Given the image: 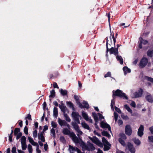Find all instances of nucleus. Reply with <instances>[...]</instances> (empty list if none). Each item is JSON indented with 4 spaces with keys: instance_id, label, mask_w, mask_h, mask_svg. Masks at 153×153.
<instances>
[{
    "instance_id": "obj_4",
    "label": "nucleus",
    "mask_w": 153,
    "mask_h": 153,
    "mask_svg": "<svg viewBox=\"0 0 153 153\" xmlns=\"http://www.w3.org/2000/svg\"><path fill=\"white\" fill-rule=\"evenodd\" d=\"M148 62V59L146 57H143L141 59L139 65L141 68H144L147 65Z\"/></svg>"
},
{
    "instance_id": "obj_29",
    "label": "nucleus",
    "mask_w": 153,
    "mask_h": 153,
    "mask_svg": "<svg viewBox=\"0 0 153 153\" xmlns=\"http://www.w3.org/2000/svg\"><path fill=\"white\" fill-rule=\"evenodd\" d=\"M124 107L131 114L132 113V110L130 108L128 105L126 104L124 105Z\"/></svg>"
},
{
    "instance_id": "obj_26",
    "label": "nucleus",
    "mask_w": 153,
    "mask_h": 153,
    "mask_svg": "<svg viewBox=\"0 0 153 153\" xmlns=\"http://www.w3.org/2000/svg\"><path fill=\"white\" fill-rule=\"evenodd\" d=\"M82 116L86 120H88L89 119V117L88 115V114L86 112H82Z\"/></svg>"
},
{
    "instance_id": "obj_34",
    "label": "nucleus",
    "mask_w": 153,
    "mask_h": 153,
    "mask_svg": "<svg viewBox=\"0 0 153 153\" xmlns=\"http://www.w3.org/2000/svg\"><path fill=\"white\" fill-rule=\"evenodd\" d=\"M104 147L103 148V150L104 151H107L109 150L110 149V146H107V145L104 144Z\"/></svg>"
},
{
    "instance_id": "obj_16",
    "label": "nucleus",
    "mask_w": 153,
    "mask_h": 153,
    "mask_svg": "<svg viewBox=\"0 0 153 153\" xmlns=\"http://www.w3.org/2000/svg\"><path fill=\"white\" fill-rule=\"evenodd\" d=\"M92 114L95 122L98 123L99 121V119L97 114L95 112H92Z\"/></svg>"
},
{
    "instance_id": "obj_11",
    "label": "nucleus",
    "mask_w": 153,
    "mask_h": 153,
    "mask_svg": "<svg viewBox=\"0 0 153 153\" xmlns=\"http://www.w3.org/2000/svg\"><path fill=\"white\" fill-rule=\"evenodd\" d=\"M127 147L131 153H135V149L131 143L128 142V143Z\"/></svg>"
},
{
    "instance_id": "obj_12",
    "label": "nucleus",
    "mask_w": 153,
    "mask_h": 153,
    "mask_svg": "<svg viewBox=\"0 0 153 153\" xmlns=\"http://www.w3.org/2000/svg\"><path fill=\"white\" fill-rule=\"evenodd\" d=\"M44 133L41 132L38 134V139L41 140V141L42 142H45V138L43 136Z\"/></svg>"
},
{
    "instance_id": "obj_9",
    "label": "nucleus",
    "mask_w": 153,
    "mask_h": 153,
    "mask_svg": "<svg viewBox=\"0 0 153 153\" xmlns=\"http://www.w3.org/2000/svg\"><path fill=\"white\" fill-rule=\"evenodd\" d=\"M144 130V126L141 124L138 129L137 135L140 137H142L144 134L143 131Z\"/></svg>"
},
{
    "instance_id": "obj_23",
    "label": "nucleus",
    "mask_w": 153,
    "mask_h": 153,
    "mask_svg": "<svg viewBox=\"0 0 153 153\" xmlns=\"http://www.w3.org/2000/svg\"><path fill=\"white\" fill-rule=\"evenodd\" d=\"M59 106L62 112L63 113H65L67 109L66 107L64 105H59Z\"/></svg>"
},
{
    "instance_id": "obj_13",
    "label": "nucleus",
    "mask_w": 153,
    "mask_h": 153,
    "mask_svg": "<svg viewBox=\"0 0 153 153\" xmlns=\"http://www.w3.org/2000/svg\"><path fill=\"white\" fill-rule=\"evenodd\" d=\"M59 91L62 96H67L68 95V92L67 90L61 88L59 90Z\"/></svg>"
},
{
    "instance_id": "obj_3",
    "label": "nucleus",
    "mask_w": 153,
    "mask_h": 153,
    "mask_svg": "<svg viewBox=\"0 0 153 153\" xmlns=\"http://www.w3.org/2000/svg\"><path fill=\"white\" fill-rule=\"evenodd\" d=\"M72 116L74 120L78 124L80 123L79 118H81V116L79 115L78 112L73 111L72 113Z\"/></svg>"
},
{
    "instance_id": "obj_31",
    "label": "nucleus",
    "mask_w": 153,
    "mask_h": 153,
    "mask_svg": "<svg viewBox=\"0 0 153 153\" xmlns=\"http://www.w3.org/2000/svg\"><path fill=\"white\" fill-rule=\"evenodd\" d=\"M20 129L18 128H15L14 130V135L16 136L19 132H20Z\"/></svg>"
},
{
    "instance_id": "obj_61",
    "label": "nucleus",
    "mask_w": 153,
    "mask_h": 153,
    "mask_svg": "<svg viewBox=\"0 0 153 153\" xmlns=\"http://www.w3.org/2000/svg\"><path fill=\"white\" fill-rule=\"evenodd\" d=\"M16 147L15 146H13L12 148L11 152L12 153H16Z\"/></svg>"
},
{
    "instance_id": "obj_62",
    "label": "nucleus",
    "mask_w": 153,
    "mask_h": 153,
    "mask_svg": "<svg viewBox=\"0 0 153 153\" xmlns=\"http://www.w3.org/2000/svg\"><path fill=\"white\" fill-rule=\"evenodd\" d=\"M36 146V150L37 152L38 153H40L41 152V151L39 149V145L38 144V145Z\"/></svg>"
},
{
    "instance_id": "obj_28",
    "label": "nucleus",
    "mask_w": 153,
    "mask_h": 153,
    "mask_svg": "<svg viewBox=\"0 0 153 153\" xmlns=\"http://www.w3.org/2000/svg\"><path fill=\"white\" fill-rule=\"evenodd\" d=\"M102 135L106 136L108 137L109 138L110 137V134L107 131H103L102 132Z\"/></svg>"
},
{
    "instance_id": "obj_47",
    "label": "nucleus",
    "mask_w": 153,
    "mask_h": 153,
    "mask_svg": "<svg viewBox=\"0 0 153 153\" xmlns=\"http://www.w3.org/2000/svg\"><path fill=\"white\" fill-rule=\"evenodd\" d=\"M28 128L27 126H25L24 129V132L26 134H28Z\"/></svg>"
},
{
    "instance_id": "obj_10",
    "label": "nucleus",
    "mask_w": 153,
    "mask_h": 153,
    "mask_svg": "<svg viewBox=\"0 0 153 153\" xmlns=\"http://www.w3.org/2000/svg\"><path fill=\"white\" fill-rule=\"evenodd\" d=\"M100 126L102 128H106L108 129V130L111 132V128L110 126L107 123L103 121H102L100 124Z\"/></svg>"
},
{
    "instance_id": "obj_41",
    "label": "nucleus",
    "mask_w": 153,
    "mask_h": 153,
    "mask_svg": "<svg viewBox=\"0 0 153 153\" xmlns=\"http://www.w3.org/2000/svg\"><path fill=\"white\" fill-rule=\"evenodd\" d=\"M22 132H19L16 136V139L17 140H18L19 139L20 137H22Z\"/></svg>"
},
{
    "instance_id": "obj_24",
    "label": "nucleus",
    "mask_w": 153,
    "mask_h": 153,
    "mask_svg": "<svg viewBox=\"0 0 153 153\" xmlns=\"http://www.w3.org/2000/svg\"><path fill=\"white\" fill-rule=\"evenodd\" d=\"M116 58L117 61H119L120 64L121 65L123 64V59L122 56H120L117 55Z\"/></svg>"
},
{
    "instance_id": "obj_42",
    "label": "nucleus",
    "mask_w": 153,
    "mask_h": 153,
    "mask_svg": "<svg viewBox=\"0 0 153 153\" xmlns=\"http://www.w3.org/2000/svg\"><path fill=\"white\" fill-rule=\"evenodd\" d=\"M148 140L149 142L153 143V136H149L148 137Z\"/></svg>"
},
{
    "instance_id": "obj_64",
    "label": "nucleus",
    "mask_w": 153,
    "mask_h": 153,
    "mask_svg": "<svg viewBox=\"0 0 153 153\" xmlns=\"http://www.w3.org/2000/svg\"><path fill=\"white\" fill-rule=\"evenodd\" d=\"M53 87L54 88H59V87L58 86L56 82H54L53 83Z\"/></svg>"
},
{
    "instance_id": "obj_36",
    "label": "nucleus",
    "mask_w": 153,
    "mask_h": 153,
    "mask_svg": "<svg viewBox=\"0 0 153 153\" xmlns=\"http://www.w3.org/2000/svg\"><path fill=\"white\" fill-rule=\"evenodd\" d=\"M116 96H113V99L111 100V108H113V105L115 104V101H114V99H115Z\"/></svg>"
},
{
    "instance_id": "obj_37",
    "label": "nucleus",
    "mask_w": 153,
    "mask_h": 153,
    "mask_svg": "<svg viewBox=\"0 0 153 153\" xmlns=\"http://www.w3.org/2000/svg\"><path fill=\"white\" fill-rule=\"evenodd\" d=\"M145 79L147 80V81H150L152 83H153V78L150 77L149 76H145Z\"/></svg>"
},
{
    "instance_id": "obj_60",
    "label": "nucleus",
    "mask_w": 153,
    "mask_h": 153,
    "mask_svg": "<svg viewBox=\"0 0 153 153\" xmlns=\"http://www.w3.org/2000/svg\"><path fill=\"white\" fill-rule=\"evenodd\" d=\"M13 135L11 134L9 135V140L10 142H11L12 141Z\"/></svg>"
},
{
    "instance_id": "obj_48",
    "label": "nucleus",
    "mask_w": 153,
    "mask_h": 153,
    "mask_svg": "<svg viewBox=\"0 0 153 153\" xmlns=\"http://www.w3.org/2000/svg\"><path fill=\"white\" fill-rule=\"evenodd\" d=\"M114 120L115 121H117L118 119V114L116 112H114Z\"/></svg>"
},
{
    "instance_id": "obj_46",
    "label": "nucleus",
    "mask_w": 153,
    "mask_h": 153,
    "mask_svg": "<svg viewBox=\"0 0 153 153\" xmlns=\"http://www.w3.org/2000/svg\"><path fill=\"white\" fill-rule=\"evenodd\" d=\"M111 72L108 71L107 73L105 75L104 77L106 78L108 77H111Z\"/></svg>"
},
{
    "instance_id": "obj_59",
    "label": "nucleus",
    "mask_w": 153,
    "mask_h": 153,
    "mask_svg": "<svg viewBox=\"0 0 153 153\" xmlns=\"http://www.w3.org/2000/svg\"><path fill=\"white\" fill-rule=\"evenodd\" d=\"M97 114L99 116V119L100 120H101L102 119H104V117L102 116V115L100 113H98Z\"/></svg>"
},
{
    "instance_id": "obj_7",
    "label": "nucleus",
    "mask_w": 153,
    "mask_h": 153,
    "mask_svg": "<svg viewBox=\"0 0 153 153\" xmlns=\"http://www.w3.org/2000/svg\"><path fill=\"white\" fill-rule=\"evenodd\" d=\"M76 122H72L71 123L72 125L73 126L75 130L80 134L82 135L83 134L82 132L79 129V126Z\"/></svg>"
},
{
    "instance_id": "obj_43",
    "label": "nucleus",
    "mask_w": 153,
    "mask_h": 153,
    "mask_svg": "<svg viewBox=\"0 0 153 153\" xmlns=\"http://www.w3.org/2000/svg\"><path fill=\"white\" fill-rule=\"evenodd\" d=\"M51 124L53 128H55L57 127V124L56 123L53 121L51 122Z\"/></svg>"
},
{
    "instance_id": "obj_45",
    "label": "nucleus",
    "mask_w": 153,
    "mask_h": 153,
    "mask_svg": "<svg viewBox=\"0 0 153 153\" xmlns=\"http://www.w3.org/2000/svg\"><path fill=\"white\" fill-rule=\"evenodd\" d=\"M51 133L53 134V136L55 137V130L53 128H52L51 130Z\"/></svg>"
},
{
    "instance_id": "obj_15",
    "label": "nucleus",
    "mask_w": 153,
    "mask_h": 153,
    "mask_svg": "<svg viewBox=\"0 0 153 153\" xmlns=\"http://www.w3.org/2000/svg\"><path fill=\"white\" fill-rule=\"evenodd\" d=\"M106 52H107L108 51H109L110 54H114V47H112L111 48L109 49L108 46H107L106 47Z\"/></svg>"
},
{
    "instance_id": "obj_57",
    "label": "nucleus",
    "mask_w": 153,
    "mask_h": 153,
    "mask_svg": "<svg viewBox=\"0 0 153 153\" xmlns=\"http://www.w3.org/2000/svg\"><path fill=\"white\" fill-rule=\"evenodd\" d=\"M49 79H51L52 78L55 79V78H56V76H54V75H53V74H50L49 76Z\"/></svg>"
},
{
    "instance_id": "obj_2",
    "label": "nucleus",
    "mask_w": 153,
    "mask_h": 153,
    "mask_svg": "<svg viewBox=\"0 0 153 153\" xmlns=\"http://www.w3.org/2000/svg\"><path fill=\"white\" fill-rule=\"evenodd\" d=\"M119 137L118 141L123 146H125L126 144L124 140H126L127 138L126 135L123 133H120L119 135Z\"/></svg>"
},
{
    "instance_id": "obj_17",
    "label": "nucleus",
    "mask_w": 153,
    "mask_h": 153,
    "mask_svg": "<svg viewBox=\"0 0 153 153\" xmlns=\"http://www.w3.org/2000/svg\"><path fill=\"white\" fill-rule=\"evenodd\" d=\"M123 69L125 74H126L127 73H130L131 71L130 69L127 66H124L123 67Z\"/></svg>"
},
{
    "instance_id": "obj_50",
    "label": "nucleus",
    "mask_w": 153,
    "mask_h": 153,
    "mask_svg": "<svg viewBox=\"0 0 153 153\" xmlns=\"http://www.w3.org/2000/svg\"><path fill=\"white\" fill-rule=\"evenodd\" d=\"M69 148L68 149V150L69 151H74L75 150L74 149V147H73V146H71L69 145Z\"/></svg>"
},
{
    "instance_id": "obj_38",
    "label": "nucleus",
    "mask_w": 153,
    "mask_h": 153,
    "mask_svg": "<svg viewBox=\"0 0 153 153\" xmlns=\"http://www.w3.org/2000/svg\"><path fill=\"white\" fill-rule=\"evenodd\" d=\"M97 142L96 143V144L101 148L103 147V144L98 140L97 139Z\"/></svg>"
},
{
    "instance_id": "obj_30",
    "label": "nucleus",
    "mask_w": 153,
    "mask_h": 153,
    "mask_svg": "<svg viewBox=\"0 0 153 153\" xmlns=\"http://www.w3.org/2000/svg\"><path fill=\"white\" fill-rule=\"evenodd\" d=\"M139 40L140 41H142V43L144 45H145L148 43V41L143 39L141 37L139 38Z\"/></svg>"
},
{
    "instance_id": "obj_58",
    "label": "nucleus",
    "mask_w": 153,
    "mask_h": 153,
    "mask_svg": "<svg viewBox=\"0 0 153 153\" xmlns=\"http://www.w3.org/2000/svg\"><path fill=\"white\" fill-rule=\"evenodd\" d=\"M69 134H70V137H71L72 139L73 138L75 137V136H76L74 133L73 132H70V133Z\"/></svg>"
},
{
    "instance_id": "obj_27",
    "label": "nucleus",
    "mask_w": 153,
    "mask_h": 153,
    "mask_svg": "<svg viewBox=\"0 0 153 153\" xmlns=\"http://www.w3.org/2000/svg\"><path fill=\"white\" fill-rule=\"evenodd\" d=\"M62 133L65 135H68L70 133V131L67 128H65L63 130Z\"/></svg>"
},
{
    "instance_id": "obj_39",
    "label": "nucleus",
    "mask_w": 153,
    "mask_h": 153,
    "mask_svg": "<svg viewBox=\"0 0 153 153\" xmlns=\"http://www.w3.org/2000/svg\"><path fill=\"white\" fill-rule=\"evenodd\" d=\"M72 139L74 142L75 143H78L79 142V139L76 136H75Z\"/></svg>"
},
{
    "instance_id": "obj_8",
    "label": "nucleus",
    "mask_w": 153,
    "mask_h": 153,
    "mask_svg": "<svg viewBox=\"0 0 153 153\" xmlns=\"http://www.w3.org/2000/svg\"><path fill=\"white\" fill-rule=\"evenodd\" d=\"M112 92V96H126L125 93L118 89H117L115 91L113 90Z\"/></svg>"
},
{
    "instance_id": "obj_35",
    "label": "nucleus",
    "mask_w": 153,
    "mask_h": 153,
    "mask_svg": "<svg viewBox=\"0 0 153 153\" xmlns=\"http://www.w3.org/2000/svg\"><path fill=\"white\" fill-rule=\"evenodd\" d=\"M60 140L63 144L65 143L66 142V140L65 138L63 136H61L60 137Z\"/></svg>"
},
{
    "instance_id": "obj_49",
    "label": "nucleus",
    "mask_w": 153,
    "mask_h": 153,
    "mask_svg": "<svg viewBox=\"0 0 153 153\" xmlns=\"http://www.w3.org/2000/svg\"><path fill=\"white\" fill-rule=\"evenodd\" d=\"M55 92L54 89H52L50 91V94L49 96H55Z\"/></svg>"
},
{
    "instance_id": "obj_22",
    "label": "nucleus",
    "mask_w": 153,
    "mask_h": 153,
    "mask_svg": "<svg viewBox=\"0 0 153 153\" xmlns=\"http://www.w3.org/2000/svg\"><path fill=\"white\" fill-rule=\"evenodd\" d=\"M58 115V111L57 108L56 107H54L53 110V115L55 117H56Z\"/></svg>"
},
{
    "instance_id": "obj_40",
    "label": "nucleus",
    "mask_w": 153,
    "mask_h": 153,
    "mask_svg": "<svg viewBox=\"0 0 153 153\" xmlns=\"http://www.w3.org/2000/svg\"><path fill=\"white\" fill-rule=\"evenodd\" d=\"M28 149V152L30 153H31L33 151V149L32 146L30 144H29L28 145L27 147Z\"/></svg>"
},
{
    "instance_id": "obj_25",
    "label": "nucleus",
    "mask_w": 153,
    "mask_h": 153,
    "mask_svg": "<svg viewBox=\"0 0 153 153\" xmlns=\"http://www.w3.org/2000/svg\"><path fill=\"white\" fill-rule=\"evenodd\" d=\"M82 126L88 130H89L90 129L89 126L85 123L82 122L81 123Z\"/></svg>"
},
{
    "instance_id": "obj_20",
    "label": "nucleus",
    "mask_w": 153,
    "mask_h": 153,
    "mask_svg": "<svg viewBox=\"0 0 153 153\" xmlns=\"http://www.w3.org/2000/svg\"><path fill=\"white\" fill-rule=\"evenodd\" d=\"M143 93V90L141 88H140L138 92H136L134 96H142Z\"/></svg>"
},
{
    "instance_id": "obj_63",
    "label": "nucleus",
    "mask_w": 153,
    "mask_h": 153,
    "mask_svg": "<svg viewBox=\"0 0 153 153\" xmlns=\"http://www.w3.org/2000/svg\"><path fill=\"white\" fill-rule=\"evenodd\" d=\"M38 123L37 122H35L34 123V128L36 130H37L38 129Z\"/></svg>"
},
{
    "instance_id": "obj_56",
    "label": "nucleus",
    "mask_w": 153,
    "mask_h": 153,
    "mask_svg": "<svg viewBox=\"0 0 153 153\" xmlns=\"http://www.w3.org/2000/svg\"><path fill=\"white\" fill-rule=\"evenodd\" d=\"M114 50L115 51L114 52V55L116 56L117 55H118V48H114Z\"/></svg>"
},
{
    "instance_id": "obj_5",
    "label": "nucleus",
    "mask_w": 153,
    "mask_h": 153,
    "mask_svg": "<svg viewBox=\"0 0 153 153\" xmlns=\"http://www.w3.org/2000/svg\"><path fill=\"white\" fill-rule=\"evenodd\" d=\"M26 138L25 136H23L21 138V142L22 149L23 150L26 149L27 145L26 143Z\"/></svg>"
},
{
    "instance_id": "obj_19",
    "label": "nucleus",
    "mask_w": 153,
    "mask_h": 153,
    "mask_svg": "<svg viewBox=\"0 0 153 153\" xmlns=\"http://www.w3.org/2000/svg\"><path fill=\"white\" fill-rule=\"evenodd\" d=\"M28 139L30 143L33 145L36 146L38 145V144L37 143L34 142L31 137H28Z\"/></svg>"
},
{
    "instance_id": "obj_18",
    "label": "nucleus",
    "mask_w": 153,
    "mask_h": 153,
    "mask_svg": "<svg viewBox=\"0 0 153 153\" xmlns=\"http://www.w3.org/2000/svg\"><path fill=\"white\" fill-rule=\"evenodd\" d=\"M147 55L148 56L151 58L153 56V50L149 49L147 52Z\"/></svg>"
},
{
    "instance_id": "obj_14",
    "label": "nucleus",
    "mask_w": 153,
    "mask_h": 153,
    "mask_svg": "<svg viewBox=\"0 0 153 153\" xmlns=\"http://www.w3.org/2000/svg\"><path fill=\"white\" fill-rule=\"evenodd\" d=\"M58 123L61 126H64L66 124L67 122L64 120H62L60 118L58 119Z\"/></svg>"
},
{
    "instance_id": "obj_6",
    "label": "nucleus",
    "mask_w": 153,
    "mask_h": 153,
    "mask_svg": "<svg viewBox=\"0 0 153 153\" xmlns=\"http://www.w3.org/2000/svg\"><path fill=\"white\" fill-rule=\"evenodd\" d=\"M132 128L129 125H127L126 126L125 128V133L127 135L130 136L132 133Z\"/></svg>"
},
{
    "instance_id": "obj_1",
    "label": "nucleus",
    "mask_w": 153,
    "mask_h": 153,
    "mask_svg": "<svg viewBox=\"0 0 153 153\" xmlns=\"http://www.w3.org/2000/svg\"><path fill=\"white\" fill-rule=\"evenodd\" d=\"M82 150L83 152H84L85 150L93 151L95 149V148L93 144L90 143H89L88 146L85 144L82 147Z\"/></svg>"
},
{
    "instance_id": "obj_51",
    "label": "nucleus",
    "mask_w": 153,
    "mask_h": 153,
    "mask_svg": "<svg viewBox=\"0 0 153 153\" xmlns=\"http://www.w3.org/2000/svg\"><path fill=\"white\" fill-rule=\"evenodd\" d=\"M115 111L117 112H118L119 113L121 114V112H122L121 111L119 108L116 107V106H115Z\"/></svg>"
},
{
    "instance_id": "obj_52",
    "label": "nucleus",
    "mask_w": 153,
    "mask_h": 153,
    "mask_svg": "<svg viewBox=\"0 0 153 153\" xmlns=\"http://www.w3.org/2000/svg\"><path fill=\"white\" fill-rule=\"evenodd\" d=\"M93 140L94 142H92L93 143L96 144L97 142V139H98V138L96 136H94L93 137Z\"/></svg>"
},
{
    "instance_id": "obj_54",
    "label": "nucleus",
    "mask_w": 153,
    "mask_h": 153,
    "mask_svg": "<svg viewBox=\"0 0 153 153\" xmlns=\"http://www.w3.org/2000/svg\"><path fill=\"white\" fill-rule=\"evenodd\" d=\"M48 127L47 125H46L44 126V128L43 129L42 131V132L44 133V132L45 131H46V130H48Z\"/></svg>"
},
{
    "instance_id": "obj_55",
    "label": "nucleus",
    "mask_w": 153,
    "mask_h": 153,
    "mask_svg": "<svg viewBox=\"0 0 153 153\" xmlns=\"http://www.w3.org/2000/svg\"><path fill=\"white\" fill-rule=\"evenodd\" d=\"M31 117V115L30 114H28L27 115V116L26 117H25V119H28L29 120H32V119Z\"/></svg>"
},
{
    "instance_id": "obj_53",
    "label": "nucleus",
    "mask_w": 153,
    "mask_h": 153,
    "mask_svg": "<svg viewBox=\"0 0 153 153\" xmlns=\"http://www.w3.org/2000/svg\"><path fill=\"white\" fill-rule=\"evenodd\" d=\"M67 105L71 108L73 107V103L70 102H67Z\"/></svg>"
},
{
    "instance_id": "obj_44",
    "label": "nucleus",
    "mask_w": 153,
    "mask_h": 153,
    "mask_svg": "<svg viewBox=\"0 0 153 153\" xmlns=\"http://www.w3.org/2000/svg\"><path fill=\"white\" fill-rule=\"evenodd\" d=\"M33 137L34 138H36L37 137V130L35 129V130L33 131Z\"/></svg>"
},
{
    "instance_id": "obj_21",
    "label": "nucleus",
    "mask_w": 153,
    "mask_h": 153,
    "mask_svg": "<svg viewBox=\"0 0 153 153\" xmlns=\"http://www.w3.org/2000/svg\"><path fill=\"white\" fill-rule=\"evenodd\" d=\"M102 141L104 143V145L106 144L107 145L111 146V144L109 143L105 137H103L102 138Z\"/></svg>"
},
{
    "instance_id": "obj_33",
    "label": "nucleus",
    "mask_w": 153,
    "mask_h": 153,
    "mask_svg": "<svg viewBox=\"0 0 153 153\" xmlns=\"http://www.w3.org/2000/svg\"><path fill=\"white\" fill-rule=\"evenodd\" d=\"M135 144L139 145L140 144V141L138 139H135L133 140Z\"/></svg>"
},
{
    "instance_id": "obj_32",
    "label": "nucleus",
    "mask_w": 153,
    "mask_h": 153,
    "mask_svg": "<svg viewBox=\"0 0 153 153\" xmlns=\"http://www.w3.org/2000/svg\"><path fill=\"white\" fill-rule=\"evenodd\" d=\"M82 103L84 105L85 108H86L87 109H88L89 108V105L87 102L85 101H83Z\"/></svg>"
}]
</instances>
